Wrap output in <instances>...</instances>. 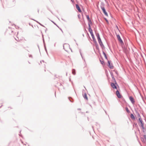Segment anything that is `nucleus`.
Instances as JSON below:
<instances>
[{
    "instance_id": "obj_1",
    "label": "nucleus",
    "mask_w": 146,
    "mask_h": 146,
    "mask_svg": "<svg viewBox=\"0 0 146 146\" xmlns=\"http://www.w3.org/2000/svg\"><path fill=\"white\" fill-rule=\"evenodd\" d=\"M89 32H90L91 36H92V38L93 39V40L94 42V43H95V44H96V47H97V48H98V46L97 44V42L95 38V37L94 36V35L93 34V31H92V30L91 29V26H90L89 25Z\"/></svg>"
},
{
    "instance_id": "obj_2",
    "label": "nucleus",
    "mask_w": 146,
    "mask_h": 146,
    "mask_svg": "<svg viewBox=\"0 0 146 146\" xmlns=\"http://www.w3.org/2000/svg\"><path fill=\"white\" fill-rule=\"evenodd\" d=\"M104 5L105 4L103 2H102L101 3L100 7L101 9L102 10L103 12V13H104V15L106 16H108V13L106 11L105 8H104Z\"/></svg>"
},
{
    "instance_id": "obj_3",
    "label": "nucleus",
    "mask_w": 146,
    "mask_h": 146,
    "mask_svg": "<svg viewBox=\"0 0 146 146\" xmlns=\"http://www.w3.org/2000/svg\"><path fill=\"white\" fill-rule=\"evenodd\" d=\"M96 36L97 37L100 46L102 48L103 47H104V45L101 40V39L100 37V35H99V33H96Z\"/></svg>"
},
{
    "instance_id": "obj_4",
    "label": "nucleus",
    "mask_w": 146,
    "mask_h": 146,
    "mask_svg": "<svg viewBox=\"0 0 146 146\" xmlns=\"http://www.w3.org/2000/svg\"><path fill=\"white\" fill-rule=\"evenodd\" d=\"M139 123L140 125H139V126L141 127L142 126H144V123L143 121L142 118H139Z\"/></svg>"
},
{
    "instance_id": "obj_5",
    "label": "nucleus",
    "mask_w": 146,
    "mask_h": 146,
    "mask_svg": "<svg viewBox=\"0 0 146 146\" xmlns=\"http://www.w3.org/2000/svg\"><path fill=\"white\" fill-rule=\"evenodd\" d=\"M108 66L111 69H112L113 68L112 64H111V62L109 60H108Z\"/></svg>"
},
{
    "instance_id": "obj_6",
    "label": "nucleus",
    "mask_w": 146,
    "mask_h": 146,
    "mask_svg": "<svg viewBox=\"0 0 146 146\" xmlns=\"http://www.w3.org/2000/svg\"><path fill=\"white\" fill-rule=\"evenodd\" d=\"M117 37L118 41L121 43H123V42L121 38L120 35H117Z\"/></svg>"
},
{
    "instance_id": "obj_7",
    "label": "nucleus",
    "mask_w": 146,
    "mask_h": 146,
    "mask_svg": "<svg viewBox=\"0 0 146 146\" xmlns=\"http://www.w3.org/2000/svg\"><path fill=\"white\" fill-rule=\"evenodd\" d=\"M63 48L64 49V50L66 51H67V50H66L65 48L66 47H68V48L70 46L68 44H64V45H63Z\"/></svg>"
},
{
    "instance_id": "obj_8",
    "label": "nucleus",
    "mask_w": 146,
    "mask_h": 146,
    "mask_svg": "<svg viewBox=\"0 0 146 146\" xmlns=\"http://www.w3.org/2000/svg\"><path fill=\"white\" fill-rule=\"evenodd\" d=\"M116 95L119 98H121V96L120 95L119 92L118 90H117L116 92Z\"/></svg>"
},
{
    "instance_id": "obj_9",
    "label": "nucleus",
    "mask_w": 146,
    "mask_h": 146,
    "mask_svg": "<svg viewBox=\"0 0 146 146\" xmlns=\"http://www.w3.org/2000/svg\"><path fill=\"white\" fill-rule=\"evenodd\" d=\"M115 83H111V86L113 89H117V87L115 85Z\"/></svg>"
},
{
    "instance_id": "obj_10",
    "label": "nucleus",
    "mask_w": 146,
    "mask_h": 146,
    "mask_svg": "<svg viewBox=\"0 0 146 146\" xmlns=\"http://www.w3.org/2000/svg\"><path fill=\"white\" fill-rule=\"evenodd\" d=\"M129 99L132 104H134L135 101H134L133 98L132 96H130L129 97Z\"/></svg>"
},
{
    "instance_id": "obj_11",
    "label": "nucleus",
    "mask_w": 146,
    "mask_h": 146,
    "mask_svg": "<svg viewBox=\"0 0 146 146\" xmlns=\"http://www.w3.org/2000/svg\"><path fill=\"white\" fill-rule=\"evenodd\" d=\"M76 9L78 10L79 12H82L81 10L80 9V7H79V6L78 5V4H76Z\"/></svg>"
},
{
    "instance_id": "obj_12",
    "label": "nucleus",
    "mask_w": 146,
    "mask_h": 146,
    "mask_svg": "<svg viewBox=\"0 0 146 146\" xmlns=\"http://www.w3.org/2000/svg\"><path fill=\"white\" fill-rule=\"evenodd\" d=\"M83 96L85 99L86 100H88V98L86 93H85L84 94H83Z\"/></svg>"
},
{
    "instance_id": "obj_13",
    "label": "nucleus",
    "mask_w": 146,
    "mask_h": 146,
    "mask_svg": "<svg viewBox=\"0 0 146 146\" xmlns=\"http://www.w3.org/2000/svg\"><path fill=\"white\" fill-rule=\"evenodd\" d=\"M136 113L137 115V116L138 117H139V118H141L139 113L137 110L136 111Z\"/></svg>"
},
{
    "instance_id": "obj_14",
    "label": "nucleus",
    "mask_w": 146,
    "mask_h": 146,
    "mask_svg": "<svg viewBox=\"0 0 146 146\" xmlns=\"http://www.w3.org/2000/svg\"><path fill=\"white\" fill-rule=\"evenodd\" d=\"M141 127L143 130V132L145 133L146 131V127H145L144 126H142Z\"/></svg>"
},
{
    "instance_id": "obj_15",
    "label": "nucleus",
    "mask_w": 146,
    "mask_h": 146,
    "mask_svg": "<svg viewBox=\"0 0 146 146\" xmlns=\"http://www.w3.org/2000/svg\"><path fill=\"white\" fill-rule=\"evenodd\" d=\"M130 117L131 119L133 120L135 119V117L133 114H131L130 115Z\"/></svg>"
},
{
    "instance_id": "obj_16",
    "label": "nucleus",
    "mask_w": 146,
    "mask_h": 146,
    "mask_svg": "<svg viewBox=\"0 0 146 146\" xmlns=\"http://www.w3.org/2000/svg\"><path fill=\"white\" fill-rule=\"evenodd\" d=\"M102 52H103V54H104L106 59L107 60H108V59L106 55V54L103 51Z\"/></svg>"
},
{
    "instance_id": "obj_17",
    "label": "nucleus",
    "mask_w": 146,
    "mask_h": 146,
    "mask_svg": "<svg viewBox=\"0 0 146 146\" xmlns=\"http://www.w3.org/2000/svg\"><path fill=\"white\" fill-rule=\"evenodd\" d=\"M88 21V29H89V25H90V26H91L90 25V24H91L92 23V21H91V19H90V20H89V21Z\"/></svg>"
},
{
    "instance_id": "obj_18",
    "label": "nucleus",
    "mask_w": 146,
    "mask_h": 146,
    "mask_svg": "<svg viewBox=\"0 0 146 146\" xmlns=\"http://www.w3.org/2000/svg\"><path fill=\"white\" fill-rule=\"evenodd\" d=\"M112 78V79L113 80V81H114V82H115V84H117L116 83V81H115V79L114 78V77H113V78Z\"/></svg>"
},
{
    "instance_id": "obj_19",
    "label": "nucleus",
    "mask_w": 146,
    "mask_h": 146,
    "mask_svg": "<svg viewBox=\"0 0 146 146\" xmlns=\"http://www.w3.org/2000/svg\"><path fill=\"white\" fill-rule=\"evenodd\" d=\"M72 73L74 75H75L76 74L75 70L74 69H73L72 70Z\"/></svg>"
},
{
    "instance_id": "obj_20",
    "label": "nucleus",
    "mask_w": 146,
    "mask_h": 146,
    "mask_svg": "<svg viewBox=\"0 0 146 146\" xmlns=\"http://www.w3.org/2000/svg\"><path fill=\"white\" fill-rule=\"evenodd\" d=\"M86 18L88 21L90 20V18L89 15H87L86 16Z\"/></svg>"
},
{
    "instance_id": "obj_21",
    "label": "nucleus",
    "mask_w": 146,
    "mask_h": 146,
    "mask_svg": "<svg viewBox=\"0 0 146 146\" xmlns=\"http://www.w3.org/2000/svg\"><path fill=\"white\" fill-rule=\"evenodd\" d=\"M125 109H126V111L127 112L129 113L130 112L129 110H128V109L127 107H126L125 108Z\"/></svg>"
},
{
    "instance_id": "obj_22",
    "label": "nucleus",
    "mask_w": 146,
    "mask_h": 146,
    "mask_svg": "<svg viewBox=\"0 0 146 146\" xmlns=\"http://www.w3.org/2000/svg\"><path fill=\"white\" fill-rule=\"evenodd\" d=\"M110 74L111 75V78H113L114 76L113 74V73L112 72H110Z\"/></svg>"
},
{
    "instance_id": "obj_23",
    "label": "nucleus",
    "mask_w": 146,
    "mask_h": 146,
    "mask_svg": "<svg viewBox=\"0 0 146 146\" xmlns=\"http://www.w3.org/2000/svg\"><path fill=\"white\" fill-rule=\"evenodd\" d=\"M100 62L101 64H102L104 63V61H102L101 60H100Z\"/></svg>"
},
{
    "instance_id": "obj_24",
    "label": "nucleus",
    "mask_w": 146,
    "mask_h": 146,
    "mask_svg": "<svg viewBox=\"0 0 146 146\" xmlns=\"http://www.w3.org/2000/svg\"><path fill=\"white\" fill-rule=\"evenodd\" d=\"M38 23L40 25H41V26H42L43 27H45L43 25H42L40 23Z\"/></svg>"
},
{
    "instance_id": "obj_25",
    "label": "nucleus",
    "mask_w": 146,
    "mask_h": 146,
    "mask_svg": "<svg viewBox=\"0 0 146 146\" xmlns=\"http://www.w3.org/2000/svg\"><path fill=\"white\" fill-rule=\"evenodd\" d=\"M29 57H32V55H29Z\"/></svg>"
},
{
    "instance_id": "obj_26",
    "label": "nucleus",
    "mask_w": 146,
    "mask_h": 146,
    "mask_svg": "<svg viewBox=\"0 0 146 146\" xmlns=\"http://www.w3.org/2000/svg\"><path fill=\"white\" fill-rule=\"evenodd\" d=\"M105 20L107 23L108 22V20L106 19H105Z\"/></svg>"
},
{
    "instance_id": "obj_27",
    "label": "nucleus",
    "mask_w": 146,
    "mask_h": 146,
    "mask_svg": "<svg viewBox=\"0 0 146 146\" xmlns=\"http://www.w3.org/2000/svg\"><path fill=\"white\" fill-rule=\"evenodd\" d=\"M115 73H116L117 74V73H118L117 72V71H115Z\"/></svg>"
},
{
    "instance_id": "obj_28",
    "label": "nucleus",
    "mask_w": 146,
    "mask_h": 146,
    "mask_svg": "<svg viewBox=\"0 0 146 146\" xmlns=\"http://www.w3.org/2000/svg\"><path fill=\"white\" fill-rule=\"evenodd\" d=\"M69 100L71 102H72V101H71V100L69 98Z\"/></svg>"
},
{
    "instance_id": "obj_29",
    "label": "nucleus",
    "mask_w": 146,
    "mask_h": 146,
    "mask_svg": "<svg viewBox=\"0 0 146 146\" xmlns=\"http://www.w3.org/2000/svg\"><path fill=\"white\" fill-rule=\"evenodd\" d=\"M54 23V24L55 25H56V26L58 27L57 26V25H56V24L55 23Z\"/></svg>"
},
{
    "instance_id": "obj_30",
    "label": "nucleus",
    "mask_w": 146,
    "mask_h": 146,
    "mask_svg": "<svg viewBox=\"0 0 146 146\" xmlns=\"http://www.w3.org/2000/svg\"><path fill=\"white\" fill-rule=\"evenodd\" d=\"M34 20L36 22H37L38 23H39L38 21H36L35 20Z\"/></svg>"
},
{
    "instance_id": "obj_31",
    "label": "nucleus",
    "mask_w": 146,
    "mask_h": 146,
    "mask_svg": "<svg viewBox=\"0 0 146 146\" xmlns=\"http://www.w3.org/2000/svg\"><path fill=\"white\" fill-rule=\"evenodd\" d=\"M80 54H81V56H82V58H83V57H82V54H81V52H80Z\"/></svg>"
},
{
    "instance_id": "obj_32",
    "label": "nucleus",
    "mask_w": 146,
    "mask_h": 146,
    "mask_svg": "<svg viewBox=\"0 0 146 146\" xmlns=\"http://www.w3.org/2000/svg\"><path fill=\"white\" fill-rule=\"evenodd\" d=\"M42 61L43 62H44V61L43 60H42ZM41 62H42V61H41L40 63H41Z\"/></svg>"
},
{
    "instance_id": "obj_33",
    "label": "nucleus",
    "mask_w": 146,
    "mask_h": 146,
    "mask_svg": "<svg viewBox=\"0 0 146 146\" xmlns=\"http://www.w3.org/2000/svg\"><path fill=\"white\" fill-rule=\"evenodd\" d=\"M15 39L16 40H17V41H18V40L16 38H15Z\"/></svg>"
},
{
    "instance_id": "obj_34",
    "label": "nucleus",
    "mask_w": 146,
    "mask_h": 146,
    "mask_svg": "<svg viewBox=\"0 0 146 146\" xmlns=\"http://www.w3.org/2000/svg\"><path fill=\"white\" fill-rule=\"evenodd\" d=\"M55 44H56V43H55V44H54V46H55Z\"/></svg>"
},
{
    "instance_id": "obj_35",
    "label": "nucleus",
    "mask_w": 146,
    "mask_h": 146,
    "mask_svg": "<svg viewBox=\"0 0 146 146\" xmlns=\"http://www.w3.org/2000/svg\"><path fill=\"white\" fill-rule=\"evenodd\" d=\"M45 50H46V48H45Z\"/></svg>"
},
{
    "instance_id": "obj_36",
    "label": "nucleus",
    "mask_w": 146,
    "mask_h": 146,
    "mask_svg": "<svg viewBox=\"0 0 146 146\" xmlns=\"http://www.w3.org/2000/svg\"><path fill=\"white\" fill-rule=\"evenodd\" d=\"M47 30V29L46 28V30H45V31H46V30Z\"/></svg>"
},
{
    "instance_id": "obj_37",
    "label": "nucleus",
    "mask_w": 146,
    "mask_h": 146,
    "mask_svg": "<svg viewBox=\"0 0 146 146\" xmlns=\"http://www.w3.org/2000/svg\"><path fill=\"white\" fill-rule=\"evenodd\" d=\"M62 20H63V21H64V20H63V19H62Z\"/></svg>"
},
{
    "instance_id": "obj_38",
    "label": "nucleus",
    "mask_w": 146,
    "mask_h": 146,
    "mask_svg": "<svg viewBox=\"0 0 146 146\" xmlns=\"http://www.w3.org/2000/svg\"><path fill=\"white\" fill-rule=\"evenodd\" d=\"M61 29V31L62 32V29Z\"/></svg>"
}]
</instances>
